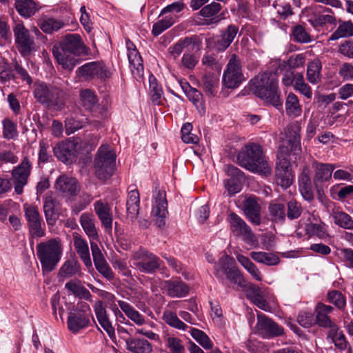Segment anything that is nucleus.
<instances>
[{"instance_id": "1", "label": "nucleus", "mask_w": 353, "mask_h": 353, "mask_svg": "<svg viewBox=\"0 0 353 353\" xmlns=\"http://www.w3.org/2000/svg\"><path fill=\"white\" fill-rule=\"evenodd\" d=\"M79 223L89 239L93 262L97 270L106 279L112 280L114 273L96 243L99 240V236L94 214L88 212L82 213L79 217Z\"/></svg>"}, {"instance_id": "2", "label": "nucleus", "mask_w": 353, "mask_h": 353, "mask_svg": "<svg viewBox=\"0 0 353 353\" xmlns=\"http://www.w3.org/2000/svg\"><path fill=\"white\" fill-rule=\"evenodd\" d=\"M86 48L78 34L65 35L59 47H54L52 54L63 69L72 70L79 63L77 56L86 54Z\"/></svg>"}, {"instance_id": "3", "label": "nucleus", "mask_w": 353, "mask_h": 353, "mask_svg": "<svg viewBox=\"0 0 353 353\" xmlns=\"http://www.w3.org/2000/svg\"><path fill=\"white\" fill-rule=\"evenodd\" d=\"M250 90L265 102L274 106L281 105L276 74L270 72L259 74L251 80Z\"/></svg>"}, {"instance_id": "4", "label": "nucleus", "mask_w": 353, "mask_h": 353, "mask_svg": "<svg viewBox=\"0 0 353 353\" xmlns=\"http://www.w3.org/2000/svg\"><path fill=\"white\" fill-rule=\"evenodd\" d=\"M239 164L245 169L263 175H269L271 168L260 145L249 143L241 148L237 156Z\"/></svg>"}, {"instance_id": "5", "label": "nucleus", "mask_w": 353, "mask_h": 353, "mask_svg": "<svg viewBox=\"0 0 353 353\" xmlns=\"http://www.w3.org/2000/svg\"><path fill=\"white\" fill-rule=\"evenodd\" d=\"M62 252L63 248L59 239H51L39 243L37 246V255L43 272L54 270L61 259Z\"/></svg>"}, {"instance_id": "6", "label": "nucleus", "mask_w": 353, "mask_h": 353, "mask_svg": "<svg viewBox=\"0 0 353 353\" xmlns=\"http://www.w3.org/2000/svg\"><path fill=\"white\" fill-rule=\"evenodd\" d=\"M34 96L39 103L55 110H61L65 104V93L62 89L53 85L35 83Z\"/></svg>"}, {"instance_id": "7", "label": "nucleus", "mask_w": 353, "mask_h": 353, "mask_svg": "<svg viewBox=\"0 0 353 353\" xmlns=\"http://www.w3.org/2000/svg\"><path fill=\"white\" fill-rule=\"evenodd\" d=\"M67 327L68 330L77 334L81 330L87 328L91 319H93L90 305L83 301H79L77 304L68 308Z\"/></svg>"}, {"instance_id": "8", "label": "nucleus", "mask_w": 353, "mask_h": 353, "mask_svg": "<svg viewBox=\"0 0 353 353\" xmlns=\"http://www.w3.org/2000/svg\"><path fill=\"white\" fill-rule=\"evenodd\" d=\"M116 154L108 145H102L95 156L94 165L95 174L101 180L109 179L114 172Z\"/></svg>"}, {"instance_id": "9", "label": "nucleus", "mask_w": 353, "mask_h": 353, "mask_svg": "<svg viewBox=\"0 0 353 353\" xmlns=\"http://www.w3.org/2000/svg\"><path fill=\"white\" fill-rule=\"evenodd\" d=\"M79 96L81 105L92 112V119L85 120L97 128L101 127L103 121L107 118V109L104 106L97 105V97L94 92L90 89L81 90Z\"/></svg>"}, {"instance_id": "10", "label": "nucleus", "mask_w": 353, "mask_h": 353, "mask_svg": "<svg viewBox=\"0 0 353 353\" xmlns=\"http://www.w3.org/2000/svg\"><path fill=\"white\" fill-rule=\"evenodd\" d=\"M132 259L133 265L140 272L146 274H152L157 270L160 268L161 259L144 248H140L139 250L133 252Z\"/></svg>"}, {"instance_id": "11", "label": "nucleus", "mask_w": 353, "mask_h": 353, "mask_svg": "<svg viewBox=\"0 0 353 353\" xmlns=\"http://www.w3.org/2000/svg\"><path fill=\"white\" fill-rule=\"evenodd\" d=\"M244 81L240 59L233 54L223 75V83L228 88H236Z\"/></svg>"}, {"instance_id": "12", "label": "nucleus", "mask_w": 353, "mask_h": 353, "mask_svg": "<svg viewBox=\"0 0 353 353\" xmlns=\"http://www.w3.org/2000/svg\"><path fill=\"white\" fill-rule=\"evenodd\" d=\"M32 169V164L28 157H24L21 163L12 170V181L14 184V192L21 194L23 188L28 183Z\"/></svg>"}, {"instance_id": "13", "label": "nucleus", "mask_w": 353, "mask_h": 353, "mask_svg": "<svg viewBox=\"0 0 353 353\" xmlns=\"http://www.w3.org/2000/svg\"><path fill=\"white\" fill-rule=\"evenodd\" d=\"M23 210L30 234L36 237L43 236L45 235V231L42 228L43 222L38 207L35 205L25 203Z\"/></svg>"}, {"instance_id": "14", "label": "nucleus", "mask_w": 353, "mask_h": 353, "mask_svg": "<svg viewBox=\"0 0 353 353\" xmlns=\"http://www.w3.org/2000/svg\"><path fill=\"white\" fill-rule=\"evenodd\" d=\"M256 332L263 338H272L283 334V328L263 314H257Z\"/></svg>"}, {"instance_id": "15", "label": "nucleus", "mask_w": 353, "mask_h": 353, "mask_svg": "<svg viewBox=\"0 0 353 353\" xmlns=\"http://www.w3.org/2000/svg\"><path fill=\"white\" fill-rule=\"evenodd\" d=\"M225 172L230 178L224 181V185L228 195L233 196L241 191L245 179V175L242 171L232 165H228L225 167Z\"/></svg>"}, {"instance_id": "16", "label": "nucleus", "mask_w": 353, "mask_h": 353, "mask_svg": "<svg viewBox=\"0 0 353 353\" xmlns=\"http://www.w3.org/2000/svg\"><path fill=\"white\" fill-rule=\"evenodd\" d=\"M14 34L18 49L22 56L26 57L34 50L33 39L30 37L28 29L23 23H17L14 28Z\"/></svg>"}, {"instance_id": "17", "label": "nucleus", "mask_w": 353, "mask_h": 353, "mask_svg": "<svg viewBox=\"0 0 353 353\" xmlns=\"http://www.w3.org/2000/svg\"><path fill=\"white\" fill-rule=\"evenodd\" d=\"M230 228L236 236H239L247 243H252L254 241V234L246 223L235 213H230L228 216Z\"/></svg>"}, {"instance_id": "18", "label": "nucleus", "mask_w": 353, "mask_h": 353, "mask_svg": "<svg viewBox=\"0 0 353 353\" xmlns=\"http://www.w3.org/2000/svg\"><path fill=\"white\" fill-rule=\"evenodd\" d=\"M77 143L70 139L58 143L53 148L54 155L61 161L70 164L77 157Z\"/></svg>"}, {"instance_id": "19", "label": "nucleus", "mask_w": 353, "mask_h": 353, "mask_svg": "<svg viewBox=\"0 0 353 353\" xmlns=\"http://www.w3.org/2000/svg\"><path fill=\"white\" fill-rule=\"evenodd\" d=\"M167 213V201L165 192L161 190L154 192L152 215L154 217L156 225L159 228L165 225V218Z\"/></svg>"}, {"instance_id": "20", "label": "nucleus", "mask_w": 353, "mask_h": 353, "mask_svg": "<svg viewBox=\"0 0 353 353\" xmlns=\"http://www.w3.org/2000/svg\"><path fill=\"white\" fill-rule=\"evenodd\" d=\"M125 44L131 72L137 80H139L143 77L144 72L142 58L132 41L128 39Z\"/></svg>"}, {"instance_id": "21", "label": "nucleus", "mask_w": 353, "mask_h": 353, "mask_svg": "<svg viewBox=\"0 0 353 353\" xmlns=\"http://www.w3.org/2000/svg\"><path fill=\"white\" fill-rule=\"evenodd\" d=\"M77 72L85 80L94 78L105 79L110 77V72L105 66L100 62H90L79 67Z\"/></svg>"}, {"instance_id": "22", "label": "nucleus", "mask_w": 353, "mask_h": 353, "mask_svg": "<svg viewBox=\"0 0 353 353\" xmlns=\"http://www.w3.org/2000/svg\"><path fill=\"white\" fill-rule=\"evenodd\" d=\"M72 241L74 250L85 266L88 268L92 267L90 248L87 240L78 232L72 233Z\"/></svg>"}, {"instance_id": "23", "label": "nucleus", "mask_w": 353, "mask_h": 353, "mask_svg": "<svg viewBox=\"0 0 353 353\" xmlns=\"http://www.w3.org/2000/svg\"><path fill=\"white\" fill-rule=\"evenodd\" d=\"M294 181L290 163L285 160H280L276 168V183L283 189L290 187Z\"/></svg>"}, {"instance_id": "24", "label": "nucleus", "mask_w": 353, "mask_h": 353, "mask_svg": "<svg viewBox=\"0 0 353 353\" xmlns=\"http://www.w3.org/2000/svg\"><path fill=\"white\" fill-rule=\"evenodd\" d=\"M243 210L246 217L252 223L256 225L261 224V207L256 196H250L246 198L243 201Z\"/></svg>"}, {"instance_id": "25", "label": "nucleus", "mask_w": 353, "mask_h": 353, "mask_svg": "<svg viewBox=\"0 0 353 353\" xmlns=\"http://www.w3.org/2000/svg\"><path fill=\"white\" fill-rule=\"evenodd\" d=\"M334 309L333 307L319 303L315 307V322L322 327L331 329L336 324L332 320V314Z\"/></svg>"}, {"instance_id": "26", "label": "nucleus", "mask_w": 353, "mask_h": 353, "mask_svg": "<svg viewBox=\"0 0 353 353\" xmlns=\"http://www.w3.org/2000/svg\"><path fill=\"white\" fill-rule=\"evenodd\" d=\"M94 210L102 226L108 232L112 228V214L110 205L102 200H98L94 202Z\"/></svg>"}, {"instance_id": "27", "label": "nucleus", "mask_w": 353, "mask_h": 353, "mask_svg": "<svg viewBox=\"0 0 353 353\" xmlns=\"http://www.w3.org/2000/svg\"><path fill=\"white\" fill-rule=\"evenodd\" d=\"M221 9V5L215 1L203 6L199 12L203 17L201 24L204 26L217 24L221 21V17L217 14Z\"/></svg>"}, {"instance_id": "28", "label": "nucleus", "mask_w": 353, "mask_h": 353, "mask_svg": "<svg viewBox=\"0 0 353 353\" xmlns=\"http://www.w3.org/2000/svg\"><path fill=\"white\" fill-rule=\"evenodd\" d=\"M199 48L198 39L196 37H185L179 40L169 48V52L174 58H177L183 51H194Z\"/></svg>"}, {"instance_id": "29", "label": "nucleus", "mask_w": 353, "mask_h": 353, "mask_svg": "<svg viewBox=\"0 0 353 353\" xmlns=\"http://www.w3.org/2000/svg\"><path fill=\"white\" fill-rule=\"evenodd\" d=\"M339 166L333 163H323L314 161L312 168L314 169V183H323L328 181L332 178L334 170Z\"/></svg>"}, {"instance_id": "30", "label": "nucleus", "mask_w": 353, "mask_h": 353, "mask_svg": "<svg viewBox=\"0 0 353 353\" xmlns=\"http://www.w3.org/2000/svg\"><path fill=\"white\" fill-rule=\"evenodd\" d=\"M308 21L315 28L326 26L334 28L337 24V19L331 9L327 8L322 13L314 14Z\"/></svg>"}, {"instance_id": "31", "label": "nucleus", "mask_w": 353, "mask_h": 353, "mask_svg": "<svg viewBox=\"0 0 353 353\" xmlns=\"http://www.w3.org/2000/svg\"><path fill=\"white\" fill-rule=\"evenodd\" d=\"M94 310L97 321L103 329L107 332L108 336L112 338L115 335L114 327L112 326L109 319L106 310L103 305L101 301H98L94 305Z\"/></svg>"}, {"instance_id": "32", "label": "nucleus", "mask_w": 353, "mask_h": 353, "mask_svg": "<svg viewBox=\"0 0 353 353\" xmlns=\"http://www.w3.org/2000/svg\"><path fill=\"white\" fill-rule=\"evenodd\" d=\"M163 289L167 294L172 298L184 297L189 292L188 286L181 280H168L163 283Z\"/></svg>"}, {"instance_id": "33", "label": "nucleus", "mask_w": 353, "mask_h": 353, "mask_svg": "<svg viewBox=\"0 0 353 353\" xmlns=\"http://www.w3.org/2000/svg\"><path fill=\"white\" fill-rule=\"evenodd\" d=\"M140 197L137 188H133L128 191L126 201L128 218L132 221L137 218L139 212Z\"/></svg>"}, {"instance_id": "34", "label": "nucleus", "mask_w": 353, "mask_h": 353, "mask_svg": "<svg viewBox=\"0 0 353 353\" xmlns=\"http://www.w3.org/2000/svg\"><path fill=\"white\" fill-rule=\"evenodd\" d=\"M55 188L60 192L70 196L75 195L79 190L77 179L66 175H61L57 179Z\"/></svg>"}, {"instance_id": "35", "label": "nucleus", "mask_w": 353, "mask_h": 353, "mask_svg": "<svg viewBox=\"0 0 353 353\" xmlns=\"http://www.w3.org/2000/svg\"><path fill=\"white\" fill-rule=\"evenodd\" d=\"M299 188L303 197L307 201L314 198L311 179L310 176V170L305 166L299 176Z\"/></svg>"}, {"instance_id": "36", "label": "nucleus", "mask_w": 353, "mask_h": 353, "mask_svg": "<svg viewBox=\"0 0 353 353\" xmlns=\"http://www.w3.org/2000/svg\"><path fill=\"white\" fill-rule=\"evenodd\" d=\"M118 305L121 310L125 313V314L137 325L141 326L147 323L153 325L152 322H150L146 319L141 314L136 310L130 303L119 300L117 301Z\"/></svg>"}, {"instance_id": "37", "label": "nucleus", "mask_w": 353, "mask_h": 353, "mask_svg": "<svg viewBox=\"0 0 353 353\" xmlns=\"http://www.w3.org/2000/svg\"><path fill=\"white\" fill-rule=\"evenodd\" d=\"M234 265V259L228 256L223 255L214 265V275L222 283H225V276L227 275L228 270H230Z\"/></svg>"}, {"instance_id": "38", "label": "nucleus", "mask_w": 353, "mask_h": 353, "mask_svg": "<svg viewBox=\"0 0 353 353\" xmlns=\"http://www.w3.org/2000/svg\"><path fill=\"white\" fill-rule=\"evenodd\" d=\"M239 32V28L233 24L229 25L222 31L221 38L216 41V48L219 51L225 50L232 43Z\"/></svg>"}, {"instance_id": "39", "label": "nucleus", "mask_w": 353, "mask_h": 353, "mask_svg": "<svg viewBox=\"0 0 353 353\" xmlns=\"http://www.w3.org/2000/svg\"><path fill=\"white\" fill-rule=\"evenodd\" d=\"M59 205V201L54 198L52 194H48L44 198L43 212L46 222L48 225H54L57 217L55 215V209Z\"/></svg>"}, {"instance_id": "40", "label": "nucleus", "mask_w": 353, "mask_h": 353, "mask_svg": "<svg viewBox=\"0 0 353 353\" xmlns=\"http://www.w3.org/2000/svg\"><path fill=\"white\" fill-rule=\"evenodd\" d=\"M65 288L76 297L83 299L86 301H91V293L81 284V282L79 280L67 282L65 285Z\"/></svg>"}, {"instance_id": "41", "label": "nucleus", "mask_w": 353, "mask_h": 353, "mask_svg": "<svg viewBox=\"0 0 353 353\" xmlns=\"http://www.w3.org/2000/svg\"><path fill=\"white\" fill-rule=\"evenodd\" d=\"M327 339L331 340L335 347L340 351H344L347 349L348 342L343 332L340 330L337 325L329 330L327 335Z\"/></svg>"}, {"instance_id": "42", "label": "nucleus", "mask_w": 353, "mask_h": 353, "mask_svg": "<svg viewBox=\"0 0 353 353\" xmlns=\"http://www.w3.org/2000/svg\"><path fill=\"white\" fill-rule=\"evenodd\" d=\"M321 70L322 64L319 59H314L308 63L306 72L307 81L313 85L321 82L322 79Z\"/></svg>"}, {"instance_id": "43", "label": "nucleus", "mask_w": 353, "mask_h": 353, "mask_svg": "<svg viewBox=\"0 0 353 353\" xmlns=\"http://www.w3.org/2000/svg\"><path fill=\"white\" fill-rule=\"evenodd\" d=\"M128 350L133 353H151L152 345L143 339H130L126 341Z\"/></svg>"}, {"instance_id": "44", "label": "nucleus", "mask_w": 353, "mask_h": 353, "mask_svg": "<svg viewBox=\"0 0 353 353\" xmlns=\"http://www.w3.org/2000/svg\"><path fill=\"white\" fill-rule=\"evenodd\" d=\"M289 144L291 150L296 154L301 149V126L298 123H293L288 127Z\"/></svg>"}, {"instance_id": "45", "label": "nucleus", "mask_w": 353, "mask_h": 353, "mask_svg": "<svg viewBox=\"0 0 353 353\" xmlns=\"http://www.w3.org/2000/svg\"><path fill=\"white\" fill-rule=\"evenodd\" d=\"M180 85L188 99L199 108V105H201V110H204V107L202 105V94L197 89L191 87L190 83L187 81H180Z\"/></svg>"}, {"instance_id": "46", "label": "nucleus", "mask_w": 353, "mask_h": 353, "mask_svg": "<svg viewBox=\"0 0 353 353\" xmlns=\"http://www.w3.org/2000/svg\"><path fill=\"white\" fill-rule=\"evenodd\" d=\"M286 114L291 117L296 118L302 112L301 105L299 103L298 97L294 93H290L285 101Z\"/></svg>"}, {"instance_id": "47", "label": "nucleus", "mask_w": 353, "mask_h": 353, "mask_svg": "<svg viewBox=\"0 0 353 353\" xmlns=\"http://www.w3.org/2000/svg\"><path fill=\"white\" fill-rule=\"evenodd\" d=\"M339 26L330 36L329 40L334 41L340 38L353 36V23L351 21L339 20Z\"/></svg>"}, {"instance_id": "48", "label": "nucleus", "mask_w": 353, "mask_h": 353, "mask_svg": "<svg viewBox=\"0 0 353 353\" xmlns=\"http://www.w3.org/2000/svg\"><path fill=\"white\" fill-rule=\"evenodd\" d=\"M250 256L256 262L270 266L276 265L280 261L278 256L270 252H252Z\"/></svg>"}, {"instance_id": "49", "label": "nucleus", "mask_w": 353, "mask_h": 353, "mask_svg": "<svg viewBox=\"0 0 353 353\" xmlns=\"http://www.w3.org/2000/svg\"><path fill=\"white\" fill-rule=\"evenodd\" d=\"M177 17L170 14L165 16L163 19L156 22L152 27V34L154 37L161 34L165 30L171 27L177 20Z\"/></svg>"}, {"instance_id": "50", "label": "nucleus", "mask_w": 353, "mask_h": 353, "mask_svg": "<svg viewBox=\"0 0 353 353\" xmlns=\"http://www.w3.org/2000/svg\"><path fill=\"white\" fill-rule=\"evenodd\" d=\"M15 8L23 17H30L36 12V4L32 0H16Z\"/></svg>"}, {"instance_id": "51", "label": "nucleus", "mask_w": 353, "mask_h": 353, "mask_svg": "<svg viewBox=\"0 0 353 353\" xmlns=\"http://www.w3.org/2000/svg\"><path fill=\"white\" fill-rule=\"evenodd\" d=\"M332 216L334 223L345 229H353V220L352 217L343 211L333 210Z\"/></svg>"}, {"instance_id": "52", "label": "nucleus", "mask_w": 353, "mask_h": 353, "mask_svg": "<svg viewBox=\"0 0 353 353\" xmlns=\"http://www.w3.org/2000/svg\"><path fill=\"white\" fill-rule=\"evenodd\" d=\"M205 91L210 95L214 96L216 91L219 82V75L214 73H206L202 79Z\"/></svg>"}, {"instance_id": "53", "label": "nucleus", "mask_w": 353, "mask_h": 353, "mask_svg": "<svg viewBox=\"0 0 353 353\" xmlns=\"http://www.w3.org/2000/svg\"><path fill=\"white\" fill-rule=\"evenodd\" d=\"M2 125L4 139H14L18 136L17 124L9 118H5L2 121Z\"/></svg>"}, {"instance_id": "54", "label": "nucleus", "mask_w": 353, "mask_h": 353, "mask_svg": "<svg viewBox=\"0 0 353 353\" xmlns=\"http://www.w3.org/2000/svg\"><path fill=\"white\" fill-rule=\"evenodd\" d=\"M63 23L61 21L52 18L43 19L40 21V28L46 33H52L62 28Z\"/></svg>"}, {"instance_id": "55", "label": "nucleus", "mask_w": 353, "mask_h": 353, "mask_svg": "<svg viewBox=\"0 0 353 353\" xmlns=\"http://www.w3.org/2000/svg\"><path fill=\"white\" fill-rule=\"evenodd\" d=\"M269 212L273 221H282L285 219V206L283 203L272 202L269 205Z\"/></svg>"}, {"instance_id": "56", "label": "nucleus", "mask_w": 353, "mask_h": 353, "mask_svg": "<svg viewBox=\"0 0 353 353\" xmlns=\"http://www.w3.org/2000/svg\"><path fill=\"white\" fill-rule=\"evenodd\" d=\"M163 319L167 324L174 328L182 330H185L187 328V325L173 312L165 311L163 314Z\"/></svg>"}, {"instance_id": "57", "label": "nucleus", "mask_w": 353, "mask_h": 353, "mask_svg": "<svg viewBox=\"0 0 353 353\" xmlns=\"http://www.w3.org/2000/svg\"><path fill=\"white\" fill-rule=\"evenodd\" d=\"M80 270V265L76 261H66L59 270V275L62 277H70Z\"/></svg>"}, {"instance_id": "58", "label": "nucleus", "mask_w": 353, "mask_h": 353, "mask_svg": "<svg viewBox=\"0 0 353 353\" xmlns=\"http://www.w3.org/2000/svg\"><path fill=\"white\" fill-rule=\"evenodd\" d=\"M49 143L47 140L41 139L39 141V150L38 153V164H44L52 159V156L49 152Z\"/></svg>"}, {"instance_id": "59", "label": "nucleus", "mask_w": 353, "mask_h": 353, "mask_svg": "<svg viewBox=\"0 0 353 353\" xmlns=\"http://www.w3.org/2000/svg\"><path fill=\"white\" fill-rule=\"evenodd\" d=\"M149 82L151 99L154 103L156 104H159L160 99L163 93L162 88L158 84L157 79L154 76L150 77Z\"/></svg>"}, {"instance_id": "60", "label": "nucleus", "mask_w": 353, "mask_h": 353, "mask_svg": "<svg viewBox=\"0 0 353 353\" xmlns=\"http://www.w3.org/2000/svg\"><path fill=\"white\" fill-rule=\"evenodd\" d=\"M192 336L205 349L209 350L212 347V343L210 338L203 331L192 328L191 330Z\"/></svg>"}, {"instance_id": "61", "label": "nucleus", "mask_w": 353, "mask_h": 353, "mask_svg": "<svg viewBox=\"0 0 353 353\" xmlns=\"http://www.w3.org/2000/svg\"><path fill=\"white\" fill-rule=\"evenodd\" d=\"M92 196L90 194L83 192L80 196L79 200L73 205L72 210L75 214H78L81 211L85 209L92 202Z\"/></svg>"}, {"instance_id": "62", "label": "nucleus", "mask_w": 353, "mask_h": 353, "mask_svg": "<svg viewBox=\"0 0 353 353\" xmlns=\"http://www.w3.org/2000/svg\"><path fill=\"white\" fill-rule=\"evenodd\" d=\"M296 79V83L294 84V90L310 99L312 97V91L310 86L305 82L303 74L298 75Z\"/></svg>"}, {"instance_id": "63", "label": "nucleus", "mask_w": 353, "mask_h": 353, "mask_svg": "<svg viewBox=\"0 0 353 353\" xmlns=\"http://www.w3.org/2000/svg\"><path fill=\"white\" fill-rule=\"evenodd\" d=\"M225 279L229 280L231 283L239 287L243 286L245 283L243 275L235 265H234L230 270H228L227 275L225 276Z\"/></svg>"}, {"instance_id": "64", "label": "nucleus", "mask_w": 353, "mask_h": 353, "mask_svg": "<svg viewBox=\"0 0 353 353\" xmlns=\"http://www.w3.org/2000/svg\"><path fill=\"white\" fill-rule=\"evenodd\" d=\"M329 301L334 304L339 309L342 310L345 307L346 300L342 293L337 290H333L327 294Z\"/></svg>"}]
</instances>
